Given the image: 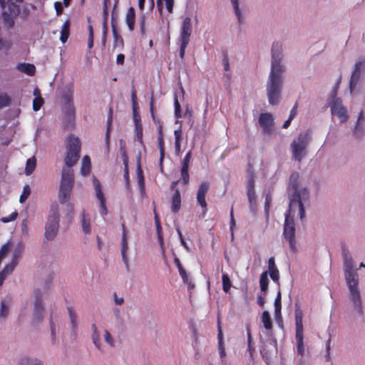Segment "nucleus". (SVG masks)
<instances>
[{"label": "nucleus", "mask_w": 365, "mask_h": 365, "mask_svg": "<svg viewBox=\"0 0 365 365\" xmlns=\"http://www.w3.org/2000/svg\"><path fill=\"white\" fill-rule=\"evenodd\" d=\"M135 13L133 7H130L126 13L125 16V22L128 27V29L130 31H133L135 28Z\"/></svg>", "instance_id": "nucleus-20"}, {"label": "nucleus", "mask_w": 365, "mask_h": 365, "mask_svg": "<svg viewBox=\"0 0 365 365\" xmlns=\"http://www.w3.org/2000/svg\"><path fill=\"white\" fill-rule=\"evenodd\" d=\"M158 144L160 150V170L163 171V161L165 156V148L162 125H159L158 126Z\"/></svg>", "instance_id": "nucleus-17"}, {"label": "nucleus", "mask_w": 365, "mask_h": 365, "mask_svg": "<svg viewBox=\"0 0 365 365\" xmlns=\"http://www.w3.org/2000/svg\"><path fill=\"white\" fill-rule=\"evenodd\" d=\"M272 202V197L270 195L267 194L265 197V203H264V210L265 212L268 213Z\"/></svg>", "instance_id": "nucleus-59"}, {"label": "nucleus", "mask_w": 365, "mask_h": 365, "mask_svg": "<svg viewBox=\"0 0 365 365\" xmlns=\"http://www.w3.org/2000/svg\"><path fill=\"white\" fill-rule=\"evenodd\" d=\"M43 306L41 298H36L35 302V307L32 324H38L41 322L43 318Z\"/></svg>", "instance_id": "nucleus-16"}, {"label": "nucleus", "mask_w": 365, "mask_h": 365, "mask_svg": "<svg viewBox=\"0 0 365 365\" xmlns=\"http://www.w3.org/2000/svg\"><path fill=\"white\" fill-rule=\"evenodd\" d=\"M282 44L274 42L272 47V66L267 83V93L269 104L277 105L282 88V74L284 71L280 64L282 59Z\"/></svg>", "instance_id": "nucleus-2"}, {"label": "nucleus", "mask_w": 365, "mask_h": 365, "mask_svg": "<svg viewBox=\"0 0 365 365\" xmlns=\"http://www.w3.org/2000/svg\"><path fill=\"white\" fill-rule=\"evenodd\" d=\"M343 258L344 263V271L346 283L349 286L351 297H360L358 290L359 276L356 273L358 269H354V261L351 257L343 251Z\"/></svg>", "instance_id": "nucleus-4"}, {"label": "nucleus", "mask_w": 365, "mask_h": 365, "mask_svg": "<svg viewBox=\"0 0 365 365\" xmlns=\"http://www.w3.org/2000/svg\"><path fill=\"white\" fill-rule=\"evenodd\" d=\"M50 329L51 334L52 343L54 344L56 339V326L53 319V313L51 314L50 317Z\"/></svg>", "instance_id": "nucleus-46"}, {"label": "nucleus", "mask_w": 365, "mask_h": 365, "mask_svg": "<svg viewBox=\"0 0 365 365\" xmlns=\"http://www.w3.org/2000/svg\"><path fill=\"white\" fill-rule=\"evenodd\" d=\"M364 63H365V58L363 59L362 61H359L356 62L354 66V69L352 72V74H351V76L350 78V81H349V88H350L351 93H352L354 88L356 87V86L359 81V79L360 78L361 68L363 66V64H364Z\"/></svg>", "instance_id": "nucleus-12"}, {"label": "nucleus", "mask_w": 365, "mask_h": 365, "mask_svg": "<svg viewBox=\"0 0 365 365\" xmlns=\"http://www.w3.org/2000/svg\"><path fill=\"white\" fill-rule=\"evenodd\" d=\"M222 63L224 66V70L225 71H227L230 69V63H229L228 56L226 53H225L223 55Z\"/></svg>", "instance_id": "nucleus-60"}, {"label": "nucleus", "mask_w": 365, "mask_h": 365, "mask_svg": "<svg viewBox=\"0 0 365 365\" xmlns=\"http://www.w3.org/2000/svg\"><path fill=\"white\" fill-rule=\"evenodd\" d=\"M299 175L297 172L292 173L290 175L288 190L289 192L292 190V192L288 194L289 206L290 212L294 208H297L299 218L303 220L305 216L304 202L309 200V191L306 188L299 189Z\"/></svg>", "instance_id": "nucleus-3"}, {"label": "nucleus", "mask_w": 365, "mask_h": 365, "mask_svg": "<svg viewBox=\"0 0 365 365\" xmlns=\"http://www.w3.org/2000/svg\"><path fill=\"white\" fill-rule=\"evenodd\" d=\"M9 312V304L6 303L5 300H3L1 303V309H0V317L3 318H6Z\"/></svg>", "instance_id": "nucleus-44"}, {"label": "nucleus", "mask_w": 365, "mask_h": 365, "mask_svg": "<svg viewBox=\"0 0 365 365\" xmlns=\"http://www.w3.org/2000/svg\"><path fill=\"white\" fill-rule=\"evenodd\" d=\"M59 214L57 207L52 208V214L49 215L45 226L44 239L46 241L53 240L58 231Z\"/></svg>", "instance_id": "nucleus-7"}, {"label": "nucleus", "mask_w": 365, "mask_h": 365, "mask_svg": "<svg viewBox=\"0 0 365 365\" xmlns=\"http://www.w3.org/2000/svg\"><path fill=\"white\" fill-rule=\"evenodd\" d=\"M210 189V183L207 181H202L197 189V202L201 207L203 212L205 213L207 210V205L205 200V195Z\"/></svg>", "instance_id": "nucleus-10"}, {"label": "nucleus", "mask_w": 365, "mask_h": 365, "mask_svg": "<svg viewBox=\"0 0 365 365\" xmlns=\"http://www.w3.org/2000/svg\"><path fill=\"white\" fill-rule=\"evenodd\" d=\"M331 113L336 115L341 123H344L348 119L347 111L345 107L343 106L341 101L336 98L334 101L331 106Z\"/></svg>", "instance_id": "nucleus-11"}, {"label": "nucleus", "mask_w": 365, "mask_h": 365, "mask_svg": "<svg viewBox=\"0 0 365 365\" xmlns=\"http://www.w3.org/2000/svg\"><path fill=\"white\" fill-rule=\"evenodd\" d=\"M70 26H71V22L70 20H66L61 28V36H60V40L62 43H66L70 35Z\"/></svg>", "instance_id": "nucleus-23"}, {"label": "nucleus", "mask_w": 365, "mask_h": 365, "mask_svg": "<svg viewBox=\"0 0 365 365\" xmlns=\"http://www.w3.org/2000/svg\"><path fill=\"white\" fill-rule=\"evenodd\" d=\"M17 68L19 71L29 76H34L36 71V68L33 64L26 63H19Z\"/></svg>", "instance_id": "nucleus-24"}, {"label": "nucleus", "mask_w": 365, "mask_h": 365, "mask_svg": "<svg viewBox=\"0 0 365 365\" xmlns=\"http://www.w3.org/2000/svg\"><path fill=\"white\" fill-rule=\"evenodd\" d=\"M62 110L65 116L69 121L73 122L75 120L76 109L73 102V92L68 90L63 93V96Z\"/></svg>", "instance_id": "nucleus-8"}, {"label": "nucleus", "mask_w": 365, "mask_h": 365, "mask_svg": "<svg viewBox=\"0 0 365 365\" xmlns=\"http://www.w3.org/2000/svg\"><path fill=\"white\" fill-rule=\"evenodd\" d=\"M81 225L83 231L85 234L91 233V220L88 216H87L86 214L85 211H83L81 214Z\"/></svg>", "instance_id": "nucleus-25"}, {"label": "nucleus", "mask_w": 365, "mask_h": 365, "mask_svg": "<svg viewBox=\"0 0 365 365\" xmlns=\"http://www.w3.org/2000/svg\"><path fill=\"white\" fill-rule=\"evenodd\" d=\"M66 149L65 167L63 168L61 171L58 192V200L61 204H64L70 200L74 185V172L72 168L80 158L81 150L80 139L73 134H70L66 139Z\"/></svg>", "instance_id": "nucleus-1"}, {"label": "nucleus", "mask_w": 365, "mask_h": 365, "mask_svg": "<svg viewBox=\"0 0 365 365\" xmlns=\"http://www.w3.org/2000/svg\"><path fill=\"white\" fill-rule=\"evenodd\" d=\"M113 37H114V42H113V47L114 48H123L124 46V41L123 38L120 35H119L117 31L113 28Z\"/></svg>", "instance_id": "nucleus-34"}, {"label": "nucleus", "mask_w": 365, "mask_h": 365, "mask_svg": "<svg viewBox=\"0 0 365 365\" xmlns=\"http://www.w3.org/2000/svg\"><path fill=\"white\" fill-rule=\"evenodd\" d=\"M296 209L294 208L291 212L289 209V212L285 216L283 230L284 237L288 242L290 250L294 253L297 252V241L295 238L294 215L292 213L295 212Z\"/></svg>", "instance_id": "nucleus-6"}, {"label": "nucleus", "mask_w": 365, "mask_h": 365, "mask_svg": "<svg viewBox=\"0 0 365 365\" xmlns=\"http://www.w3.org/2000/svg\"><path fill=\"white\" fill-rule=\"evenodd\" d=\"M68 315L71 324L72 330L76 333L77 330V316L72 307H68Z\"/></svg>", "instance_id": "nucleus-30"}, {"label": "nucleus", "mask_w": 365, "mask_h": 365, "mask_svg": "<svg viewBox=\"0 0 365 365\" xmlns=\"http://www.w3.org/2000/svg\"><path fill=\"white\" fill-rule=\"evenodd\" d=\"M262 322L264 327L267 330H272L273 325L271 319L270 314L268 311H264L262 314Z\"/></svg>", "instance_id": "nucleus-27"}, {"label": "nucleus", "mask_w": 365, "mask_h": 365, "mask_svg": "<svg viewBox=\"0 0 365 365\" xmlns=\"http://www.w3.org/2000/svg\"><path fill=\"white\" fill-rule=\"evenodd\" d=\"M175 135V144H178V143H180V140L182 138V131L181 130H176L174 132Z\"/></svg>", "instance_id": "nucleus-63"}, {"label": "nucleus", "mask_w": 365, "mask_h": 365, "mask_svg": "<svg viewBox=\"0 0 365 365\" xmlns=\"http://www.w3.org/2000/svg\"><path fill=\"white\" fill-rule=\"evenodd\" d=\"M181 206V197L180 192L178 189H176L172 197L171 210L173 212H178Z\"/></svg>", "instance_id": "nucleus-22"}, {"label": "nucleus", "mask_w": 365, "mask_h": 365, "mask_svg": "<svg viewBox=\"0 0 365 365\" xmlns=\"http://www.w3.org/2000/svg\"><path fill=\"white\" fill-rule=\"evenodd\" d=\"M122 230H123V233H122V242H121V245H122L121 255H122V258H123L124 263L127 265L128 264V259H127V256H126V252L128 251V242H127V239H126V229H125V225L124 223L122 224Z\"/></svg>", "instance_id": "nucleus-18"}, {"label": "nucleus", "mask_w": 365, "mask_h": 365, "mask_svg": "<svg viewBox=\"0 0 365 365\" xmlns=\"http://www.w3.org/2000/svg\"><path fill=\"white\" fill-rule=\"evenodd\" d=\"M30 193H31V189H30L29 185H24L23 192L19 197V202L21 203L24 202L29 197Z\"/></svg>", "instance_id": "nucleus-43"}, {"label": "nucleus", "mask_w": 365, "mask_h": 365, "mask_svg": "<svg viewBox=\"0 0 365 365\" xmlns=\"http://www.w3.org/2000/svg\"><path fill=\"white\" fill-rule=\"evenodd\" d=\"M14 269V267L12 266H10V265H6L5 267V268L4 269V270H2L1 272H0V286L2 285L4 279H6L7 274H9V273H11Z\"/></svg>", "instance_id": "nucleus-41"}, {"label": "nucleus", "mask_w": 365, "mask_h": 365, "mask_svg": "<svg viewBox=\"0 0 365 365\" xmlns=\"http://www.w3.org/2000/svg\"><path fill=\"white\" fill-rule=\"evenodd\" d=\"M192 157L191 151H189L185 156L184 157L182 162V166H185L189 168L190 159Z\"/></svg>", "instance_id": "nucleus-57"}, {"label": "nucleus", "mask_w": 365, "mask_h": 365, "mask_svg": "<svg viewBox=\"0 0 365 365\" xmlns=\"http://www.w3.org/2000/svg\"><path fill=\"white\" fill-rule=\"evenodd\" d=\"M180 275L184 283H185L188 289H191L194 287V284L192 283V282L189 279L188 276L187 274L186 271H183L182 272L180 273Z\"/></svg>", "instance_id": "nucleus-49"}, {"label": "nucleus", "mask_w": 365, "mask_h": 365, "mask_svg": "<svg viewBox=\"0 0 365 365\" xmlns=\"http://www.w3.org/2000/svg\"><path fill=\"white\" fill-rule=\"evenodd\" d=\"M255 190V175L252 170L247 171V190Z\"/></svg>", "instance_id": "nucleus-35"}, {"label": "nucleus", "mask_w": 365, "mask_h": 365, "mask_svg": "<svg viewBox=\"0 0 365 365\" xmlns=\"http://www.w3.org/2000/svg\"><path fill=\"white\" fill-rule=\"evenodd\" d=\"M92 340L95 346L100 349H101V340H100V335L98 332H93L92 336Z\"/></svg>", "instance_id": "nucleus-54"}, {"label": "nucleus", "mask_w": 365, "mask_h": 365, "mask_svg": "<svg viewBox=\"0 0 365 365\" xmlns=\"http://www.w3.org/2000/svg\"><path fill=\"white\" fill-rule=\"evenodd\" d=\"M282 298H275L274 300V314L275 318L277 321H282V314H281V309H282Z\"/></svg>", "instance_id": "nucleus-32"}, {"label": "nucleus", "mask_w": 365, "mask_h": 365, "mask_svg": "<svg viewBox=\"0 0 365 365\" xmlns=\"http://www.w3.org/2000/svg\"><path fill=\"white\" fill-rule=\"evenodd\" d=\"M36 165V162L34 158L28 159L25 168V173L27 175H31L34 172Z\"/></svg>", "instance_id": "nucleus-33"}, {"label": "nucleus", "mask_w": 365, "mask_h": 365, "mask_svg": "<svg viewBox=\"0 0 365 365\" xmlns=\"http://www.w3.org/2000/svg\"><path fill=\"white\" fill-rule=\"evenodd\" d=\"M297 351L300 356L304 354V334L303 331H296Z\"/></svg>", "instance_id": "nucleus-21"}, {"label": "nucleus", "mask_w": 365, "mask_h": 365, "mask_svg": "<svg viewBox=\"0 0 365 365\" xmlns=\"http://www.w3.org/2000/svg\"><path fill=\"white\" fill-rule=\"evenodd\" d=\"M91 168V159L88 155L83 156L82 159V165L81 168V173L83 175H87Z\"/></svg>", "instance_id": "nucleus-26"}, {"label": "nucleus", "mask_w": 365, "mask_h": 365, "mask_svg": "<svg viewBox=\"0 0 365 365\" xmlns=\"http://www.w3.org/2000/svg\"><path fill=\"white\" fill-rule=\"evenodd\" d=\"M191 33V19L189 17H186L184 19L180 29V41L189 42Z\"/></svg>", "instance_id": "nucleus-14"}, {"label": "nucleus", "mask_w": 365, "mask_h": 365, "mask_svg": "<svg viewBox=\"0 0 365 365\" xmlns=\"http://www.w3.org/2000/svg\"><path fill=\"white\" fill-rule=\"evenodd\" d=\"M19 365H43V362L38 359H30L24 356L20 359Z\"/></svg>", "instance_id": "nucleus-28"}, {"label": "nucleus", "mask_w": 365, "mask_h": 365, "mask_svg": "<svg viewBox=\"0 0 365 365\" xmlns=\"http://www.w3.org/2000/svg\"><path fill=\"white\" fill-rule=\"evenodd\" d=\"M20 255H21V252L19 250L15 251V252L14 253V257L12 259L11 264H9V265L14 267L17 263L19 258L20 257Z\"/></svg>", "instance_id": "nucleus-61"}, {"label": "nucleus", "mask_w": 365, "mask_h": 365, "mask_svg": "<svg viewBox=\"0 0 365 365\" xmlns=\"http://www.w3.org/2000/svg\"><path fill=\"white\" fill-rule=\"evenodd\" d=\"M310 140V133L307 131L304 133H300L297 138L291 143L290 147L292 152L293 158L300 163L307 154V147Z\"/></svg>", "instance_id": "nucleus-5"}, {"label": "nucleus", "mask_w": 365, "mask_h": 365, "mask_svg": "<svg viewBox=\"0 0 365 365\" xmlns=\"http://www.w3.org/2000/svg\"><path fill=\"white\" fill-rule=\"evenodd\" d=\"M93 184L96 193V197L100 202L101 213L102 215H106L108 213V210L106 205V199L102 192L101 184L99 181L96 179L94 180Z\"/></svg>", "instance_id": "nucleus-13"}, {"label": "nucleus", "mask_w": 365, "mask_h": 365, "mask_svg": "<svg viewBox=\"0 0 365 365\" xmlns=\"http://www.w3.org/2000/svg\"><path fill=\"white\" fill-rule=\"evenodd\" d=\"M165 2V6L169 13H172L174 6V0H164Z\"/></svg>", "instance_id": "nucleus-62"}, {"label": "nucleus", "mask_w": 365, "mask_h": 365, "mask_svg": "<svg viewBox=\"0 0 365 365\" xmlns=\"http://www.w3.org/2000/svg\"><path fill=\"white\" fill-rule=\"evenodd\" d=\"M155 225H156V229H157L159 240H160L161 245H163V237L161 235V230L162 229H161V226H160V220L157 215H155Z\"/></svg>", "instance_id": "nucleus-51"}, {"label": "nucleus", "mask_w": 365, "mask_h": 365, "mask_svg": "<svg viewBox=\"0 0 365 365\" xmlns=\"http://www.w3.org/2000/svg\"><path fill=\"white\" fill-rule=\"evenodd\" d=\"M222 287L225 292H227L231 287V282L227 274H223L222 276Z\"/></svg>", "instance_id": "nucleus-39"}, {"label": "nucleus", "mask_w": 365, "mask_h": 365, "mask_svg": "<svg viewBox=\"0 0 365 365\" xmlns=\"http://www.w3.org/2000/svg\"><path fill=\"white\" fill-rule=\"evenodd\" d=\"M232 4L234 8L235 14L237 17L240 24L242 23V15L239 7L238 0H231Z\"/></svg>", "instance_id": "nucleus-37"}, {"label": "nucleus", "mask_w": 365, "mask_h": 365, "mask_svg": "<svg viewBox=\"0 0 365 365\" xmlns=\"http://www.w3.org/2000/svg\"><path fill=\"white\" fill-rule=\"evenodd\" d=\"M352 303L359 314H362V302L361 298H352Z\"/></svg>", "instance_id": "nucleus-48"}, {"label": "nucleus", "mask_w": 365, "mask_h": 365, "mask_svg": "<svg viewBox=\"0 0 365 365\" xmlns=\"http://www.w3.org/2000/svg\"><path fill=\"white\" fill-rule=\"evenodd\" d=\"M44 101L41 96H36L33 101V109L34 111L40 110L43 106Z\"/></svg>", "instance_id": "nucleus-42"}, {"label": "nucleus", "mask_w": 365, "mask_h": 365, "mask_svg": "<svg viewBox=\"0 0 365 365\" xmlns=\"http://www.w3.org/2000/svg\"><path fill=\"white\" fill-rule=\"evenodd\" d=\"M10 101V98L6 94L0 95V108L9 106Z\"/></svg>", "instance_id": "nucleus-50"}, {"label": "nucleus", "mask_w": 365, "mask_h": 365, "mask_svg": "<svg viewBox=\"0 0 365 365\" xmlns=\"http://www.w3.org/2000/svg\"><path fill=\"white\" fill-rule=\"evenodd\" d=\"M217 339H218V349L220 358L222 359V362L224 363L225 356H226V351H225V347L224 345L223 341V333L220 324V319L218 316L217 317Z\"/></svg>", "instance_id": "nucleus-15"}, {"label": "nucleus", "mask_w": 365, "mask_h": 365, "mask_svg": "<svg viewBox=\"0 0 365 365\" xmlns=\"http://www.w3.org/2000/svg\"><path fill=\"white\" fill-rule=\"evenodd\" d=\"M189 168L185 166L181 167V180L184 185H187L189 182L190 180V176H189Z\"/></svg>", "instance_id": "nucleus-40"}, {"label": "nucleus", "mask_w": 365, "mask_h": 365, "mask_svg": "<svg viewBox=\"0 0 365 365\" xmlns=\"http://www.w3.org/2000/svg\"><path fill=\"white\" fill-rule=\"evenodd\" d=\"M112 121H113V108H112V107H110V108L108 110V113L107 128H106V138L107 143H108L110 133V130H111Z\"/></svg>", "instance_id": "nucleus-31"}, {"label": "nucleus", "mask_w": 365, "mask_h": 365, "mask_svg": "<svg viewBox=\"0 0 365 365\" xmlns=\"http://www.w3.org/2000/svg\"><path fill=\"white\" fill-rule=\"evenodd\" d=\"M174 106H175V116L177 118H182L181 106L178 101V96L176 94L175 96V99H174Z\"/></svg>", "instance_id": "nucleus-45"}, {"label": "nucleus", "mask_w": 365, "mask_h": 365, "mask_svg": "<svg viewBox=\"0 0 365 365\" xmlns=\"http://www.w3.org/2000/svg\"><path fill=\"white\" fill-rule=\"evenodd\" d=\"M258 123L264 135H270L274 129V118L270 113H262L259 115Z\"/></svg>", "instance_id": "nucleus-9"}, {"label": "nucleus", "mask_w": 365, "mask_h": 365, "mask_svg": "<svg viewBox=\"0 0 365 365\" xmlns=\"http://www.w3.org/2000/svg\"><path fill=\"white\" fill-rule=\"evenodd\" d=\"M260 289L262 292H265L268 287L269 279L266 272H263L259 279Z\"/></svg>", "instance_id": "nucleus-36"}, {"label": "nucleus", "mask_w": 365, "mask_h": 365, "mask_svg": "<svg viewBox=\"0 0 365 365\" xmlns=\"http://www.w3.org/2000/svg\"><path fill=\"white\" fill-rule=\"evenodd\" d=\"M247 195L248 197L250 205H255L256 203V195L255 190H247Z\"/></svg>", "instance_id": "nucleus-53"}, {"label": "nucleus", "mask_w": 365, "mask_h": 365, "mask_svg": "<svg viewBox=\"0 0 365 365\" xmlns=\"http://www.w3.org/2000/svg\"><path fill=\"white\" fill-rule=\"evenodd\" d=\"M189 42L186 41H180V52L179 55L181 58H183L185 53V49L188 45Z\"/></svg>", "instance_id": "nucleus-56"}, {"label": "nucleus", "mask_w": 365, "mask_h": 365, "mask_svg": "<svg viewBox=\"0 0 365 365\" xmlns=\"http://www.w3.org/2000/svg\"><path fill=\"white\" fill-rule=\"evenodd\" d=\"M303 314L302 310L297 309L295 312V326L296 331H303V323H302Z\"/></svg>", "instance_id": "nucleus-29"}, {"label": "nucleus", "mask_w": 365, "mask_h": 365, "mask_svg": "<svg viewBox=\"0 0 365 365\" xmlns=\"http://www.w3.org/2000/svg\"><path fill=\"white\" fill-rule=\"evenodd\" d=\"M18 217V212L16 211L13 212L9 216L4 217L1 219V221L4 223H7L14 221Z\"/></svg>", "instance_id": "nucleus-52"}, {"label": "nucleus", "mask_w": 365, "mask_h": 365, "mask_svg": "<svg viewBox=\"0 0 365 365\" xmlns=\"http://www.w3.org/2000/svg\"><path fill=\"white\" fill-rule=\"evenodd\" d=\"M54 7L57 15H60L63 13V6L61 2L56 1L54 4Z\"/></svg>", "instance_id": "nucleus-64"}, {"label": "nucleus", "mask_w": 365, "mask_h": 365, "mask_svg": "<svg viewBox=\"0 0 365 365\" xmlns=\"http://www.w3.org/2000/svg\"><path fill=\"white\" fill-rule=\"evenodd\" d=\"M230 215V232H231V238H232V240H233L234 239V228L236 225L235 220L234 218L233 207H231Z\"/></svg>", "instance_id": "nucleus-47"}, {"label": "nucleus", "mask_w": 365, "mask_h": 365, "mask_svg": "<svg viewBox=\"0 0 365 365\" xmlns=\"http://www.w3.org/2000/svg\"><path fill=\"white\" fill-rule=\"evenodd\" d=\"M104 339L110 346H114L113 339L108 330H105Z\"/></svg>", "instance_id": "nucleus-55"}, {"label": "nucleus", "mask_w": 365, "mask_h": 365, "mask_svg": "<svg viewBox=\"0 0 365 365\" xmlns=\"http://www.w3.org/2000/svg\"><path fill=\"white\" fill-rule=\"evenodd\" d=\"M145 20L146 16L145 15H142L139 19L140 31L143 34H144L145 32Z\"/></svg>", "instance_id": "nucleus-58"}, {"label": "nucleus", "mask_w": 365, "mask_h": 365, "mask_svg": "<svg viewBox=\"0 0 365 365\" xmlns=\"http://www.w3.org/2000/svg\"><path fill=\"white\" fill-rule=\"evenodd\" d=\"M135 130V136H136L138 141L140 143V144L143 145L142 125L140 123L136 122Z\"/></svg>", "instance_id": "nucleus-38"}, {"label": "nucleus", "mask_w": 365, "mask_h": 365, "mask_svg": "<svg viewBox=\"0 0 365 365\" xmlns=\"http://www.w3.org/2000/svg\"><path fill=\"white\" fill-rule=\"evenodd\" d=\"M268 269L269 276L273 281H278L279 277V270L275 264L274 257H272L268 260Z\"/></svg>", "instance_id": "nucleus-19"}]
</instances>
